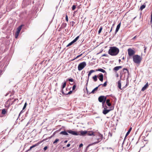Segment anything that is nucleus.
<instances>
[{
  "label": "nucleus",
  "mask_w": 152,
  "mask_h": 152,
  "mask_svg": "<svg viewBox=\"0 0 152 152\" xmlns=\"http://www.w3.org/2000/svg\"><path fill=\"white\" fill-rule=\"evenodd\" d=\"M119 49L116 47H111L109 50L108 53L112 56L117 55L119 53Z\"/></svg>",
  "instance_id": "1"
},
{
  "label": "nucleus",
  "mask_w": 152,
  "mask_h": 152,
  "mask_svg": "<svg viewBox=\"0 0 152 152\" xmlns=\"http://www.w3.org/2000/svg\"><path fill=\"white\" fill-rule=\"evenodd\" d=\"M142 57L138 55H135L133 57V61L136 64H140L142 60Z\"/></svg>",
  "instance_id": "2"
},
{
  "label": "nucleus",
  "mask_w": 152,
  "mask_h": 152,
  "mask_svg": "<svg viewBox=\"0 0 152 152\" xmlns=\"http://www.w3.org/2000/svg\"><path fill=\"white\" fill-rule=\"evenodd\" d=\"M96 144L99 143L102 140V135L99 132H96Z\"/></svg>",
  "instance_id": "3"
},
{
  "label": "nucleus",
  "mask_w": 152,
  "mask_h": 152,
  "mask_svg": "<svg viewBox=\"0 0 152 152\" xmlns=\"http://www.w3.org/2000/svg\"><path fill=\"white\" fill-rule=\"evenodd\" d=\"M86 65V62L84 61L80 63L78 66V69L79 71H81L83 69Z\"/></svg>",
  "instance_id": "4"
},
{
  "label": "nucleus",
  "mask_w": 152,
  "mask_h": 152,
  "mask_svg": "<svg viewBox=\"0 0 152 152\" xmlns=\"http://www.w3.org/2000/svg\"><path fill=\"white\" fill-rule=\"evenodd\" d=\"M128 54L129 56H131L134 54L135 52L131 48H129L128 49Z\"/></svg>",
  "instance_id": "5"
},
{
  "label": "nucleus",
  "mask_w": 152,
  "mask_h": 152,
  "mask_svg": "<svg viewBox=\"0 0 152 152\" xmlns=\"http://www.w3.org/2000/svg\"><path fill=\"white\" fill-rule=\"evenodd\" d=\"M14 101H11V100H8L7 102H6L5 106L6 107L8 108L10 105H12L13 102H14Z\"/></svg>",
  "instance_id": "6"
},
{
  "label": "nucleus",
  "mask_w": 152,
  "mask_h": 152,
  "mask_svg": "<svg viewBox=\"0 0 152 152\" xmlns=\"http://www.w3.org/2000/svg\"><path fill=\"white\" fill-rule=\"evenodd\" d=\"M22 25H20L17 28V31L15 34V38H17L18 37L20 31L22 28Z\"/></svg>",
  "instance_id": "7"
},
{
  "label": "nucleus",
  "mask_w": 152,
  "mask_h": 152,
  "mask_svg": "<svg viewBox=\"0 0 152 152\" xmlns=\"http://www.w3.org/2000/svg\"><path fill=\"white\" fill-rule=\"evenodd\" d=\"M67 132L71 134L72 135H80V134L79 133H77L76 131H72V130H67Z\"/></svg>",
  "instance_id": "8"
},
{
  "label": "nucleus",
  "mask_w": 152,
  "mask_h": 152,
  "mask_svg": "<svg viewBox=\"0 0 152 152\" xmlns=\"http://www.w3.org/2000/svg\"><path fill=\"white\" fill-rule=\"evenodd\" d=\"M97 77H98V78L99 79V80L100 81H101L102 82L103 81V75L102 73L99 74V75H98L97 76H96V81L97 80Z\"/></svg>",
  "instance_id": "9"
},
{
  "label": "nucleus",
  "mask_w": 152,
  "mask_h": 152,
  "mask_svg": "<svg viewBox=\"0 0 152 152\" xmlns=\"http://www.w3.org/2000/svg\"><path fill=\"white\" fill-rule=\"evenodd\" d=\"M99 101L100 102H105L106 100V97L103 96H100L98 98Z\"/></svg>",
  "instance_id": "10"
},
{
  "label": "nucleus",
  "mask_w": 152,
  "mask_h": 152,
  "mask_svg": "<svg viewBox=\"0 0 152 152\" xmlns=\"http://www.w3.org/2000/svg\"><path fill=\"white\" fill-rule=\"evenodd\" d=\"M112 110L113 109L107 110L106 108H104V110H103L102 113L104 115H106Z\"/></svg>",
  "instance_id": "11"
},
{
  "label": "nucleus",
  "mask_w": 152,
  "mask_h": 152,
  "mask_svg": "<svg viewBox=\"0 0 152 152\" xmlns=\"http://www.w3.org/2000/svg\"><path fill=\"white\" fill-rule=\"evenodd\" d=\"M148 82L145 84V85L142 88V91H144L148 86Z\"/></svg>",
  "instance_id": "12"
},
{
  "label": "nucleus",
  "mask_w": 152,
  "mask_h": 152,
  "mask_svg": "<svg viewBox=\"0 0 152 152\" xmlns=\"http://www.w3.org/2000/svg\"><path fill=\"white\" fill-rule=\"evenodd\" d=\"M122 67L121 66H116L113 68V70L115 71H116L122 68Z\"/></svg>",
  "instance_id": "13"
},
{
  "label": "nucleus",
  "mask_w": 152,
  "mask_h": 152,
  "mask_svg": "<svg viewBox=\"0 0 152 152\" xmlns=\"http://www.w3.org/2000/svg\"><path fill=\"white\" fill-rule=\"evenodd\" d=\"M121 23H120L118 24L116 27V28L115 31V33H116L119 30L121 26Z\"/></svg>",
  "instance_id": "14"
},
{
  "label": "nucleus",
  "mask_w": 152,
  "mask_h": 152,
  "mask_svg": "<svg viewBox=\"0 0 152 152\" xmlns=\"http://www.w3.org/2000/svg\"><path fill=\"white\" fill-rule=\"evenodd\" d=\"M60 134H62L64 135H68V134L67 133V132H66V131H61L60 133Z\"/></svg>",
  "instance_id": "15"
},
{
  "label": "nucleus",
  "mask_w": 152,
  "mask_h": 152,
  "mask_svg": "<svg viewBox=\"0 0 152 152\" xmlns=\"http://www.w3.org/2000/svg\"><path fill=\"white\" fill-rule=\"evenodd\" d=\"M106 103L107 105L109 107H110L111 105V104L110 102V100L109 99H107L106 100Z\"/></svg>",
  "instance_id": "16"
},
{
  "label": "nucleus",
  "mask_w": 152,
  "mask_h": 152,
  "mask_svg": "<svg viewBox=\"0 0 152 152\" xmlns=\"http://www.w3.org/2000/svg\"><path fill=\"white\" fill-rule=\"evenodd\" d=\"M87 132L86 131H80V134L79 135L84 136L85 134H86Z\"/></svg>",
  "instance_id": "17"
},
{
  "label": "nucleus",
  "mask_w": 152,
  "mask_h": 152,
  "mask_svg": "<svg viewBox=\"0 0 152 152\" xmlns=\"http://www.w3.org/2000/svg\"><path fill=\"white\" fill-rule=\"evenodd\" d=\"M118 87L120 89H121V90L122 89L121 88V80H120L118 81Z\"/></svg>",
  "instance_id": "18"
},
{
  "label": "nucleus",
  "mask_w": 152,
  "mask_h": 152,
  "mask_svg": "<svg viewBox=\"0 0 152 152\" xmlns=\"http://www.w3.org/2000/svg\"><path fill=\"white\" fill-rule=\"evenodd\" d=\"M132 129V127H131L129 130L128 131V132H127L126 135V136H125V138L127 137L128 135L130 133V132L131 131V130Z\"/></svg>",
  "instance_id": "19"
},
{
  "label": "nucleus",
  "mask_w": 152,
  "mask_h": 152,
  "mask_svg": "<svg viewBox=\"0 0 152 152\" xmlns=\"http://www.w3.org/2000/svg\"><path fill=\"white\" fill-rule=\"evenodd\" d=\"M95 72V71L94 70H91L88 74V77H89L90 75H91V74L92 73H93V72Z\"/></svg>",
  "instance_id": "20"
},
{
  "label": "nucleus",
  "mask_w": 152,
  "mask_h": 152,
  "mask_svg": "<svg viewBox=\"0 0 152 152\" xmlns=\"http://www.w3.org/2000/svg\"><path fill=\"white\" fill-rule=\"evenodd\" d=\"M96 71H100L103 73L106 72L105 70L102 69H96Z\"/></svg>",
  "instance_id": "21"
},
{
  "label": "nucleus",
  "mask_w": 152,
  "mask_h": 152,
  "mask_svg": "<svg viewBox=\"0 0 152 152\" xmlns=\"http://www.w3.org/2000/svg\"><path fill=\"white\" fill-rule=\"evenodd\" d=\"M146 5L145 4H143L142 5L140 8V10H142L143 9L145 8V7Z\"/></svg>",
  "instance_id": "22"
},
{
  "label": "nucleus",
  "mask_w": 152,
  "mask_h": 152,
  "mask_svg": "<svg viewBox=\"0 0 152 152\" xmlns=\"http://www.w3.org/2000/svg\"><path fill=\"white\" fill-rule=\"evenodd\" d=\"M79 36H77V37H76L75 38V39H74L72 41V42H73V43H75V42L79 38Z\"/></svg>",
  "instance_id": "23"
},
{
  "label": "nucleus",
  "mask_w": 152,
  "mask_h": 152,
  "mask_svg": "<svg viewBox=\"0 0 152 152\" xmlns=\"http://www.w3.org/2000/svg\"><path fill=\"white\" fill-rule=\"evenodd\" d=\"M123 71L124 72V73H126L127 72H129V71L127 68H124L123 69Z\"/></svg>",
  "instance_id": "24"
},
{
  "label": "nucleus",
  "mask_w": 152,
  "mask_h": 152,
  "mask_svg": "<svg viewBox=\"0 0 152 152\" xmlns=\"http://www.w3.org/2000/svg\"><path fill=\"white\" fill-rule=\"evenodd\" d=\"M6 113V111L5 109H3L2 110L1 113L3 114H4Z\"/></svg>",
  "instance_id": "25"
},
{
  "label": "nucleus",
  "mask_w": 152,
  "mask_h": 152,
  "mask_svg": "<svg viewBox=\"0 0 152 152\" xmlns=\"http://www.w3.org/2000/svg\"><path fill=\"white\" fill-rule=\"evenodd\" d=\"M102 28H102V26H101L100 27V28L99 29V31H98V34H99L101 33V31H102Z\"/></svg>",
  "instance_id": "26"
},
{
  "label": "nucleus",
  "mask_w": 152,
  "mask_h": 152,
  "mask_svg": "<svg viewBox=\"0 0 152 152\" xmlns=\"http://www.w3.org/2000/svg\"><path fill=\"white\" fill-rule=\"evenodd\" d=\"M66 82H65L63 83V85H62V88H64L66 86Z\"/></svg>",
  "instance_id": "27"
},
{
  "label": "nucleus",
  "mask_w": 152,
  "mask_h": 152,
  "mask_svg": "<svg viewBox=\"0 0 152 152\" xmlns=\"http://www.w3.org/2000/svg\"><path fill=\"white\" fill-rule=\"evenodd\" d=\"M73 43V42L72 41L71 42L69 43L68 45H67L66 47H68L71 45Z\"/></svg>",
  "instance_id": "28"
},
{
  "label": "nucleus",
  "mask_w": 152,
  "mask_h": 152,
  "mask_svg": "<svg viewBox=\"0 0 152 152\" xmlns=\"http://www.w3.org/2000/svg\"><path fill=\"white\" fill-rule=\"evenodd\" d=\"M59 140L58 139H56L53 142V143L55 144V143H56L57 142L59 141Z\"/></svg>",
  "instance_id": "29"
},
{
  "label": "nucleus",
  "mask_w": 152,
  "mask_h": 152,
  "mask_svg": "<svg viewBox=\"0 0 152 152\" xmlns=\"http://www.w3.org/2000/svg\"><path fill=\"white\" fill-rule=\"evenodd\" d=\"M107 82L106 81L105 82L103 85L102 86L104 87H105L107 86Z\"/></svg>",
  "instance_id": "30"
},
{
  "label": "nucleus",
  "mask_w": 152,
  "mask_h": 152,
  "mask_svg": "<svg viewBox=\"0 0 152 152\" xmlns=\"http://www.w3.org/2000/svg\"><path fill=\"white\" fill-rule=\"evenodd\" d=\"M76 8V6L75 5H73L72 7V10H74Z\"/></svg>",
  "instance_id": "31"
},
{
  "label": "nucleus",
  "mask_w": 152,
  "mask_h": 152,
  "mask_svg": "<svg viewBox=\"0 0 152 152\" xmlns=\"http://www.w3.org/2000/svg\"><path fill=\"white\" fill-rule=\"evenodd\" d=\"M26 105H27V103L26 102L25 103V104H24V106L23 107V109H25L26 107Z\"/></svg>",
  "instance_id": "32"
},
{
  "label": "nucleus",
  "mask_w": 152,
  "mask_h": 152,
  "mask_svg": "<svg viewBox=\"0 0 152 152\" xmlns=\"http://www.w3.org/2000/svg\"><path fill=\"white\" fill-rule=\"evenodd\" d=\"M65 18H66V21L67 22H68V17L67 15H66V16Z\"/></svg>",
  "instance_id": "33"
},
{
  "label": "nucleus",
  "mask_w": 152,
  "mask_h": 152,
  "mask_svg": "<svg viewBox=\"0 0 152 152\" xmlns=\"http://www.w3.org/2000/svg\"><path fill=\"white\" fill-rule=\"evenodd\" d=\"M151 18L150 22H151V23H152V11L151 12Z\"/></svg>",
  "instance_id": "34"
},
{
  "label": "nucleus",
  "mask_w": 152,
  "mask_h": 152,
  "mask_svg": "<svg viewBox=\"0 0 152 152\" xmlns=\"http://www.w3.org/2000/svg\"><path fill=\"white\" fill-rule=\"evenodd\" d=\"M76 86L75 85H74L72 87V90H74L76 88Z\"/></svg>",
  "instance_id": "35"
},
{
  "label": "nucleus",
  "mask_w": 152,
  "mask_h": 152,
  "mask_svg": "<svg viewBox=\"0 0 152 152\" xmlns=\"http://www.w3.org/2000/svg\"><path fill=\"white\" fill-rule=\"evenodd\" d=\"M35 145H33L30 147L29 150H31L33 148L35 147Z\"/></svg>",
  "instance_id": "36"
},
{
  "label": "nucleus",
  "mask_w": 152,
  "mask_h": 152,
  "mask_svg": "<svg viewBox=\"0 0 152 152\" xmlns=\"http://www.w3.org/2000/svg\"><path fill=\"white\" fill-rule=\"evenodd\" d=\"M95 91V88H94L91 91V93H94Z\"/></svg>",
  "instance_id": "37"
},
{
  "label": "nucleus",
  "mask_w": 152,
  "mask_h": 152,
  "mask_svg": "<svg viewBox=\"0 0 152 152\" xmlns=\"http://www.w3.org/2000/svg\"><path fill=\"white\" fill-rule=\"evenodd\" d=\"M68 80L70 82H72L73 81V79L72 78L69 79Z\"/></svg>",
  "instance_id": "38"
},
{
  "label": "nucleus",
  "mask_w": 152,
  "mask_h": 152,
  "mask_svg": "<svg viewBox=\"0 0 152 152\" xmlns=\"http://www.w3.org/2000/svg\"><path fill=\"white\" fill-rule=\"evenodd\" d=\"M82 55V54H81L80 55L77 56L75 58V59L79 57L80 56Z\"/></svg>",
  "instance_id": "39"
},
{
  "label": "nucleus",
  "mask_w": 152,
  "mask_h": 152,
  "mask_svg": "<svg viewBox=\"0 0 152 152\" xmlns=\"http://www.w3.org/2000/svg\"><path fill=\"white\" fill-rule=\"evenodd\" d=\"M72 93V91H70L67 94H66L67 95V94H71Z\"/></svg>",
  "instance_id": "40"
},
{
  "label": "nucleus",
  "mask_w": 152,
  "mask_h": 152,
  "mask_svg": "<svg viewBox=\"0 0 152 152\" xmlns=\"http://www.w3.org/2000/svg\"><path fill=\"white\" fill-rule=\"evenodd\" d=\"M144 48H145L144 49V52L145 53V52H146V49H147V47H145V46L144 47Z\"/></svg>",
  "instance_id": "41"
},
{
  "label": "nucleus",
  "mask_w": 152,
  "mask_h": 152,
  "mask_svg": "<svg viewBox=\"0 0 152 152\" xmlns=\"http://www.w3.org/2000/svg\"><path fill=\"white\" fill-rule=\"evenodd\" d=\"M83 146V144L82 143H81L79 146V147H81Z\"/></svg>",
  "instance_id": "42"
},
{
  "label": "nucleus",
  "mask_w": 152,
  "mask_h": 152,
  "mask_svg": "<svg viewBox=\"0 0 152 152\" xmlns=\"http://www.w3.org/2000/svg\"><path fill=\"white\" fill-rule=\"evenodd\" d=\"M47 146H45V147H44V150H45V151L47 149Z\"/></svg>",
  "instance_id": "43"
},
{
  "label": "nucleus",
  "mask_w": 152,
  "mask_h": 152,
  "mask_svg": "<svg viewBox=\"0 0 152 152\" xmlns=\"http://www.w3.org/2000/svg\"><path fill=\"white\" fill-rule=\"evenodd\" d=\"M94 134L93 133H92L91 134H88V135L89 136H91Z\"/></svg>",
  "instance_id": "44"
},
{
  "label": "nucleus",
  "mask_w": 152,
  "mask_h": 152,
  "mask_svg": "<svg viewBox=\"0 0 152 152\" xmlns=\"http://www.w3.org/2000/svg\"><path fill=\"white\" fill-rule=\"evenodd\" d=\"M70 144H68L66 145L67 147H69L70 146Z\"/></svg>",
  "instance_id": "45"
},
{
  "label": "nucleus",
  "mask_w": 152,
  "mask_h": 152,
  "mask_svg": "<svg viewBox=\"0 0 152 152\" xmlns=\"http://www.w3.org/2000/svg\"><path fill=\"white\" fill-rule=\"evenodd\" d=\"M107 54H104L102 55V56H107Z\"/></svg>",
  "instance_id": "46"
},
{
  "label": "nucleus",
  "mask_w": 152,
  "mask_h": 152,
  "mask_svg": "<svg viewBox=\"0 0 152 152\" xmlns=\"http://www.w3.org/2000/svg\"><path fill=\"white\" fill-rule=\"evenodd\" d=\"M93 79H94V80L95 81V75L93 77Z\"/></svg>",
  "instance_id": "47"
},
{
  "label": "nucleus",
  "mask_w": 152,
  "mask_h": 152,
  "mask_svg": "<svg viewBox=\"0 0 152 152\" xmlns=\"http://www.w3.org/2000/svg\"><path fill=\"white\" fill-rule=\"evenodd\" d=\"M136 36H135V37H133L132 39H135L136 38Z\"/></svg>",
  "instance_id": "48"
},
{
  "label": "nucleus",
  "mask_w": 152,
  "mask_h": 152,
  "mask_svg": "<svg viewBox=\"0 0 152 152\" xmlns=\"http://www.w3.org/2000/svg\"><path fill=\"white\" fill-rule=\"evenodd\" d=\"M112 29H113V27H112L111 28V29L110 30V31L109 32L110 33L112 31Z\"/></svg>",
  "instance_id": "49"
},
{
  "label": "nucleus",
  "mask_w": 152,
  "mask_h": 152,
  "mask_svg": "<svg viewBox=\"0 0 152 152\" xmlns=\"http://www.w3.org/2000/svg\"><path fill=\"white\" fill-rule=\"evenodd\" d=\"M98 87H96V91L97 90L98 88Z\"/></svg>",
  "instance_id": "50"
},
{
  "label": "nucleus",
  "mask_w": 152,
  "mask_h": 152,
  "mask_svg": "<svg viewBox=\"0 0 152 152\" xmlns=\"http://www.w3.org/2000/svg\"><path fill=\"white\" fill-rule=\"evenodd\" d=\"M2 71L1 70H0V75H1V73H2Z\"/></svg>",
  "instance_id": "51"
},
{
  "label": "nucleus",
  "mask_w": 152,
  "mask_h": 152,
  "mask_svg": "<svg viewBox=\"0 0 152 152\" xmlns=\"http://www.w3.org/2000/svg\"><path fill=\"white\" fill-rule=\"evenodd\" d=\"M67 142V140H65L64 141V143H66Z\"/></svg>",
  "instance_id": "52"
},
{
  "label": "nucleus",
  "mask_w": 152,
  "mask_h": 152,
  "mask_svg": "<svg viewBox=\"0 0 152 152\" xmlns=\"http://www.w3.org/2000/svg\"><path fill=\"white\" fill-rule=\"evenodd\" d=\"M118 61H119V63H120L121 61V60L120 59H119Z\"/></svg>",
  "instance_id": "53"
},
{
  "label": "nucleus",
  "mask_w": 152,
  "mask_h": 152,
  "mask_svg": "<svg viewBox=\"0 0 152 152\" xmlns=\"http://www.w3.org/2000/svg\"><path fill=\"white\" fill-rule=\"evenodd\" d=\"M109 134H110V136H112V134H111L110 132H109Z\"/></svg>",
  "instance_id": "54"
},
{
  "label": "nucleus",
  "mask_w": 152,
  "mask_h": 152,
  "mask_svg": "<svg viewBox=\"0 0 152 152\" xmlns=\"http://www.w3.org/2000/svg\"><path fill=\"white\" fill-rule=\"evenodd\" d=\"M62 94H64V91H62Z\"/></svg>",
  "instance_id": "55"
},
{
  "label": "nucleus",
  "mask_w": 152,
  "mask_h": 152,
  "mask_svg": "<svg viewBox=\"0 0 152 152\" xmlns=\"http://www.w3.org/2000/svg\"><path fill=\"white\" fill-rule=\"evenodd\" d=\"M90 145H89L88 146H88H89Z\"/></svg>",
  "instance_id": "56"
},
{
  "label": "nucleus",
  "mask_w": 152,
  "mask_h": 152,
  "mask_svg": "<svg viewBox=\"0 0 152 152\" xmlns=\"http://www.w3.org/2000/svg\"><path fill=\"white\" fill-rule=\"evenodd\" d=\"M28 123H27V125H28Z\"/></svg>",
  "instance_id": "57"
}]
</instances>
